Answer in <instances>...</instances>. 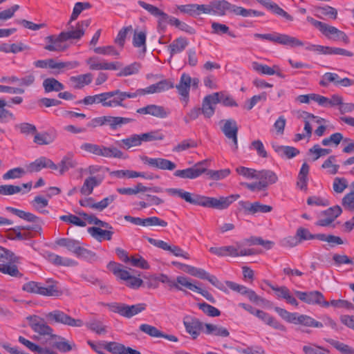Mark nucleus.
<instances>
[{"label": "nucleus", "instance_id": "nucleus-1", "mask_svg": "<svg viewBox=\"0 0 354 354\" xmlns=\"http://www.w3.org/2000/svg\"><path fill=\"white\" fill-rule=\"evenodd\" d=\"M166 191L169 194L172 196H178L190 204L216 209H224L227 208L234 201L240 197L239 194H232L226 197L220 196L217 198L202 196L197 194H192L184 191L182 189L176 188H169Z\"/></svg>", "mask_w": 354, "mask_h": 354}, {"label": "nucleus", "instance_id": "nucleus-2", "mask_svg": "<svg viewBox=\"0 0 354 354\" xmlns=\"http://www.w3.org/2000/svg\"><path fill=\"white\" fill-rule=\"evenodd\" d=\"M91 19L82 20L76 24L75 29H71L68 31H63L58 35H49L45 38L48 43L44 46V49L52 52H63L67 49L68 46L64 42L69 39H80L85 33V30L90 26Z\"/></svg>", "mask_w": 354, "mask_h": 354}, {"label": "nucleus", "instance_id": "nucleus-3", "mask_svg": "<svg viewBox=\"0 0 354 354\" xmlns=\"http://www.w3.org/2000/svg\"><path fill=\"white\" fill-rule=\"evenodd\" d=\"M274 311L285 321L294 324H300L306 327L322 328V323L316 321L306 315H299L297 313H290L280 307H274Z\"/></svg>", "mask_w": 354, "mask_h": 354}, {"label": "nucleus", "instance_id": "nucleus-4", "mask_svg": "<svg viewBox=\"0 0 354 354\" xmlns=\"http://www.w3.org/2000/svg\"><path fill=\"white\" fill-rule=\"evenodd\" d=\"M138 3L142 8L147 10L151 15L159 17L158 21V27L160 31L164 32L165 31L167 24L178 28L180 20L174 17L169 16L167 13L160 10L158 7L147 3L143 1H138Z\"/></svg>", "mask_w": 354, "mask_h": 354}, {"label": "nucleus", "instance_id": "nucleus-5", "mask_svg": "<svg viewBox=\"0 0 354 354\" xmlns=\"http://www.w3.org/2000/svg\"><path fill=\"white\" fill-rule=\"evenodd\" d=\"M171 263L172 265L176 266L179 269L189 274L190 275L201 279H206L219 290L225 291L223 284L217 279V277L214 275H211L205 270L202 268H198L192 266L184 264L178 261H172Z\"/></svg>", "mask_w": 354, "mask_h": 354}, {"label": "nucleus", "instance_id": "nucleus-6", "mask_svg": "<svg viewBox=\"0 0 354 354\" xmlns=\"http://www.w3.org/2000/svg\"><path fill=\"white\" fill-rule=\"evenodd\" d=\"M306 19L326 37L333 39L335 41L341 40L346 44H348L350 42V40L346 33L339 30L337 28L315 20L311 17H307Z\"/></svg>", "mask_w": 354, "mask_h": 354}, {"label": "nucleus", "instance_id": "nucleus-7", "mask_svg": "<svg viewBox=\"0 0 354 354\" xmlns=\"http://www.w3.org/2000/svg\"><path fill=\"white\" fill-rule=\"evenodd\" d=\"M109 309L115 313H118L120 315L126 317L131 318L146 309L147 304L145 303H140L134 305H127L123 303H110L106 305Z\"/></svg>", "mask_w": 354, "mask_h": 354}, {"label": "nucleus", "instance_id": "nucleus-8", "mask_svg": "<svg viewBox=\"0 0 354 354\" xmlns=\"http://www.w3.org/2000/svg\"><path fill=\"white\" fill-rule=\"evenodd\" d=\"M254 36L256 38L268 40L279 44L288 46L291 48L304 46L302 41L286 34H280L278 32H274L272 34L256 33Z\"/></svg>", "mask_w": 354, "mask_h": 354}, {"label": "nucleus", "instance_id": "nucleus-9", "mask_svg": "<svg viewBox=\"0 0 354 354\" xmlns=\"http://www.w3.org/2000/svg\"><path fill=\"white\" fill-rule=\"evenodd\" d=\"M50 324H61L72 327H82L84 322L82 319H74L60 310H55L46 315Z\"/></svg>", "mask_w": 354, "mask_h": 354}, {"label": "nucleus", "instance_id": "nucleus-10", "mask_svg": "<svg viewBox=\"0 0 354 354\" xmlns=\"http://www.w3.org/2000/svg\"><path fill=\"white\" fill-rule=\"evenodd\" d=\"M28 325L31 329L41 336L48 335L51 339L57 337V335L53 334V329L48 325L45 319L38 315H32L26 317Z\"/></svg>", "mask_w": 354, "mask_h": 354}, {"label": "nucleus", "instance_id": "nucleus-11", "mask_svg": "<svg viewBox=\"0 0 354 354\" xmlns=\"http://www.w3.org/2000/svg\"><path fill=\"white\" fill-rule=\"evenodd\" d=\"M208 165L209 160H204L196 163L191 167L175 171L174 176L184 179H194L205 174L206 167H208Z\"/></svg>", "mask_w": 354, "mask_h": 354}, {"label": "nucleus", "instance_id": "nucleus-12", "mask_svg": "<svg viewBox=\"0 0 354 354\" xmlns=\"http://www.w3.org/2000/svg\"><path fill=\"white\" fill-rule=\"evenodd\" d=\"M295 294L299 299L309 305H319L326 308L329 306V302L325 300L324 295L318 290L310 292L295 290Z\"/></svg>", "mask_w": 354, "mask_h": 354}, {"label": "nucleus", "instance_id": "nucleus-13", "mask_svg": "<svg viewBox=\"0 0 354 354\" xmlns=\"http://www.w3.org/2000/svg\"><path fill=\"white\" fill-rule=\"evenodd\" d=\"M223 125L221 127V131L225 137L232 141L234 151L238 149V131L239 127L234 119L223 120L221 121Z\"/></svg>", "mask_w": 354, "mask_h": 354}, {"label": "nucleus", "instance_id": "nucleus-14", "mask_svg": "<svg viewBox=\"0 0 354 354\" xmlns=\"http://www.w3.org/2000/svg\"><path fill=\"white\" fill-rule=\"evenodd\" d=\"M45 168L57 170L58 166L55 164L52 160L46 156H41L35 161L26 165V172L29 174L39 172L41 169Z\"/></svg>", "mask_w": 354, "mask_h": 354}, {"label": "nucleus", "instance_id": "nucleus-15", "mask_svg": "<svg viewBox=\"0 0 354 354\" xmlns=\"http://www.w3.org/2000/svg\"><path fill=\"white\" fill-rule=\"evenodd\" d=\"M205 324L198 318L191 316L185 317L183 319L186 332L192 336L193 339H196L199 336L201 331L203 332Z\"/></svg>", "mask_w": 354, "mask_h": 354}, {"label": "nucleus", "instance_id": "nucleus-16", "mask_svg": "<svg viewBox=\"0 0 354 354\" xmlns=\"http://www.w3.org/2000/svg\"><path fill=\"white\" fill-rule=\"evenodd\" d=\"M140 159L144 164L159 169L172 171L176 167V165L174 162L162 158H152L143 156L140 157Z\"/></svg>", "mask_w": 354, "mask_h": 354}, {"label": "nucleus", "instance_id": "nucleus-17", "mask_svg": "<svg viewBox=\"0 0 354 354\" xmlns=\"http://www.w3.org/2000/svg\"><path fill=\"white\" fill-rule=\"evenodd\" d=\"M63 292L58 286V282L53 279H48L45 284L41 283L39 295L45 297H59Z\"/></svg>", "mask_w": 354, "mask_h": 354}, {"label": "nucleus", "instance_id": "nucleus-18", "mask_svg": "<svg viewBox=\"0 0 354 354\" xmlns=\"http://www.w3.org/2000/svg\"><path fill=\"white\" fill-rule=\"evenodd\" d=\"M217 95L212 93L206 95L202 102V107L201 108V113L206 118H210L215 112L216 105L218 104V98H216Z\"/></svg>", "mask_w": 354, "mask_h": 354}, {"label": "nucleus", "instance_id": "nucleus-19", "mask_svg": "<svg viewBox=\"0 0 354 354\" xmlns=\"http://www.w3.org/2000/svg\"><path fill=\"white\" fill-rule=\"evenodd\" d=\"M239 204L247 213L252 214H254L258 212L268 213L272 210V206L263 205L259 202H254L252 203L249 201H241L239 202Z\"/></svg>", "mask_w": 354, "mask_h": 354}, {"label": "nucleus", "instance_id": "nucleus-20", "mask_svg": "<svg viewBox=\"0 0 354 354\" xmlns=\"http://www.w3.org/2000/svg\"><path fill=\"white\" fill-rule=\"evenodd\" d=\"M136 112L140 114H149L159 118H165L169 114L168 109H166L162 106L156 104H149L138 109Z\"/></svg>", "mask_w": 354, "mask_h": 354}, {"label": "nucleus", "instance_id": "nucleus-21", "mask_svg": "<svg viewBox=\"0 0 354 354\" xmlns=\"http://www.w3.org/2000/svg\"><path fill=\"white\" fill-rule=\"evenodd\" d=\"M139 329L140 331L147 334L148 335L152 337H163L165 339H168L169 341L174 342H176L178 341V339L176 336L174 335L165 334L159 330L156 327L147 324H141L139 326Z\"/></svg>", "mask_w": 354, "mask_h": 354}, {"label": "nucleus", "instance_id": "nucleus-22", "mask_svg": "<svg viewBox=\"0 0 354 354\" xmlns=\"http://www.w3.org/2000/svg\"><path fill=\"white\" fill-rule=\"evenodd\" d=\"M103 345L106 351L114 354H141L139 351L115 342H104Z\"/></svg>", "mask_w": 354, "mask_h": 354}, {"label": "nucleus", "instance_id": "nucleus-23", "mask_svg": "<svg viewBox=\"0 0 354 354\" xmlns=\"http://www.w3.org/2000/svg\"><path fill=\"white\" fill-rule=\"evenodd\" d=\"M192 83L191 77L186 73L182 74L178 84L176 86L178 93L182 96V100L187 104L189 101V94Z\"/></svg>", "mask_w": 354, "mask_h": 354}, {"label": "nucleus", "instance_id": "nucleus-24", "mask_svg": "<svg viewBox=\"0 0 354 354\" xmlns=\"http://www.w3.org/2000/svg\"><path fill=\"white\" fill-rule=\"evenodd\" d=\"M252 68L255 71H257L261 74L268 75H277L279 77H281V78H285V77H286L285 75H283L281 73V71L279 66L277 65H274L272 67H270L268 65L261 64L257 62H252Z\"/></svg>", "mask_w": 354, "mask_h": 354}, {"label": "nucleus", "instance_id": "nucleus-25", "mask_svg": "<svg viewBox=\"0 0 354 354\" xmlns=\"http://www.w3.org/2000/svg\"><path fill=\"white\" fill-rule=\"evenodd\" d=\"M174 87L173 82L170 80L165 79L149 86L142 88L144 95L161 93Z\"/></svg>", "mask_w": 354, "mask_h": 354}, {"label": "nucleus", "instance_id": "nucleus-26", "mask_svg": "<svg viewBox=\"0 0 354 354\" xmlns=\"http://www.w3.org/2000/svg\"><path fill=\"white\" fill-rule=\"evenodd\" d=\"M174 87L173 82L170 80L165 79L149 86L142 88L144 95L161 93Z\"/></svg>", "mask_w": 354, "mask_h": 354}, {"label": "nucleus", "instance_id": "nucleus-27", "mask_svg": "<svg viewBox=\"0 0 354 354\" xmlns=\"http://www.w3.org/2000/svg\"><path fill=\"white\" fill-rule=\"evenodd\" d=\"M257 317H258L259 319H261L262 322H263L265 324L272 326V328L281 330V331H286V327L282 324L281 322L277 321L274 317L270 315L268 313L258 310L256 312Z\"/></svg>", "mask_w": 354, "mask_h": 354}, {"label": "nucleus", "instance_id": "nucleus-28", "mask_svg": "<svg viewBox=\"0 0 354 354\" xmlns=\"http://www.w3.org/2000/svg\"><path fill=\"white\" fill-rule=\"evenodd\" d=\"M92 80L93 75L90 73L71 76L69 78V82L74 89H82L85 86L90 84Z\"/></svg>", "mask_w": 354, "mask_h": 354}, {"label": "nucleus", "instance_id": "nucleus-29", "mask_svg": "<svg viewBox=\"0 0 354 354\" xmlns=\"http://www.w3.org/2000/svg\"><path fill=\"white\" fill-rule=\"evenodd\" d=\"M57 138V133L54 130L37 133L34 136L33 142L39 145H48L54 142Z\"/></svg>", "mask_w": 354, "mask_h": 354}, {"label": "nucleus", "instance_id": "nucleus-30", "mask_svg": "<svg viewBox=\"0 0 354 354\" xmlns=\"http://www.w3.org/2000/svg\"><path fill=\"white\" fill-rule=\"evenodd\" d=\"M231 3L226 0H213L211 1L212 14L224 16L230 12Z\"/></svg>", "mask_w": 354, "mask_h": 354}, {"label": "nucleus", "instance_id": "nucleus-31", "mask_svg": "<svg viewBox=\"0 0 354 354\" xmlns=\"http://www.w3.org/2000/svg\"><path fill=\"white\" fill-rule=\"evenodd\" d=\"M203 333L207 335H213L219 337H227L230 336V332L226 328L213 324L206 323Z\"/></svg>", "mask_w": 354, "mask_h": 354}, {"label": "nucleus", "instance_id": "nucleus-32", "mask_svg": "<svg viewBox=\"0 0 354 354\" xmlns=\"http://www.w3.org/2000/svg\"><path fill=\"white\" fill-rule=\"evenodd\" d=\"M259 3L266 7L267 9L271 10L274 14L284 17L288 21H293V17L287 12L280 8L277 3L271 1L270 0H257Z\"/></svg>", "mask_w": 354, "mask_h": 354}, {"label": "nucleus", "instance_id": "nucleus-33", "mask_svg": "<svg viewBox=\"0 0 354 354\" xmlns=\"http://www.w3.org/2000/svg\"><path fill=\"white\" fill-rule=\"evenodd\" d=\"M108 92L96 94L94 95L86 96L83 100L77 102V104H84V105H91L93 104L101 103L103 106L106 107V104L108 100Z\"/></svg>", "mask_w": 354, "mask_h": 354}, {"label": "nucleus", "instance_id": "nucleus-34", "mask_svg": "<svg viewBox=\"0 0 354 354\" xmlns=\"http://www.w3.org/2000/svg\"><path fill=\"white\" fill-rule=\"evenodd\" d=\"M106 107L124 106L122 102L125 100L124 92L119 89L108 92Z\"/></svg>", "mask_w": 354, "mask_h": 354}, {"label": "nucleus", "instance_id": "nucleus-35", "mask_svg": "<svg viewBox=\"0 0 354 354\" xmlns=\"http://www.w3.org/2000/svg\"><path fill=\"white\" fill-rule=\"evenodd\" d=\"M87 230L93 238L100 242L103 240H111L113 234V232L112 230H102L99 227H88Z\"/></svg>", "mask_w": 354, "mask_h": 354}, {"label": "nucleus", "instance_id": "nucleus-36", "mask_svg": "<svg viewBox=\"0 0 354 354\" xmlns=\"http://www.w3.org/2000/svg\"><path fill=\"white\" fill-rule=\"evenodd\" d=\"M272 148L279 156L283 158L286 157L288 159L292 158L299 154V150L294 147L283 146L277 144H272Z\"/></svg>", "mask_w": 354, "mask_h": 354}, {"label": "nucleus", "instance_id": "nucleus-37", "mask_svg": "<svg viewBox=\"0 0 354 354\" xmlns=\"http://www.w3.org/2000/svg\"><path fill=\"white\" fill-rule=\"evenodd\" d=\"M133 121V119L129 118L105 115V125H109L112 130H116L123 124H126Z\"/></svg>", "mask_w": 354, "mask_h": 354}, {"label": "nucleus", "instance_id": "nucleus-38", "mask_svg": "<svg viewBox=\"0 0 354 354\" xmlns=\"http://www.w3.org/2000/svg\"><path fill=\"white\" fill-rule=\"evenodd\" d=\"M257 179L266 184L267 188L270 185L276 183L278 180V177L274 171L263 169L258 171Z\"/></svg>", "mask_w": 354, "mask_h": 354}, {"label": "nucleus", "instance_id": "nucleus-39", "mask_svg": "<svg viewBox=\"0 0 354 354\" xmlns=\"http://www.w3.org/2000/svg\"><path fill=\"white\" fill-rule=\"evenodd\" d=\"M188 40L185 37H178L173 41L168 46L171 57L174 55L183 52L188 46Z\"/></svg>", "mask_w": 354, "mask_h": 354}, {"label": "nucleus", "instance_id": "nucleus-40", "mask_svg": "<svg viewBox=\"0 0 354 354\" xmlns=\"http://www.w3.org/2000/svg\"><path fill=\"white\" fill-rule=\"evenodd\" d=\"M102 179L95 176H91L85 179L80 192L83 195L92 194L93 188L102 183Z\"/></svg>", "mask_w": 354, "mask_h": 354}, {"label": "nucleus", "instance_id": "nucleus-41", "mask_svg": "<svg viewBox=\"0 0 354 354\" xmlns=\"http://www.w3.org/2000/svg\"><path fill=\"white\" fill-rule=\"evenodd\" d=\"M42 85L46 93L53 91L58 92L64 88V84L54 77H48L45 79Z\"/></svg>", "mask_w": 354, "mask_h": 354}, {"label": "nucleus", "instance_id": "nucleus-42", "mask_svg": "<svg viewBox=\"0 0 354 354\" xmlns=\"http://www.w3.org/2000/svg\"><path fill=\"white\" fill-rule=\"evenodd\" d=\"M55 243L59 246L67 248L69 251L75 254V255L80 247V242L78 241L68 238L58 239L55 241Z\"/></svg>", "mask_w": 354, "mask_h": 354}, {"label": "nucleus", "instance_id": "nucleus-43", "mask_svg": "<svg viewBox=\"0 0 354 354\" xmlns=\"http://www.w3.org/2000/svg\"><path fill=\"white\" fill-rule=\"evenodd\" d=\"M174 285L176 286H174V288L178 290H183V288H186L194 292H196L198 287L192 283L187 277L184 276H178L176 281H174Z\"/></svg>", "mask_w": 354, "mask_h": 354}, {"label": "nucleus", "instance_id": "nucleus-44", "mask_svg": "<svg viewBox=\"0 0 354 354\" xmlns=\"http://www.w3.org/2000/svg\"><path fill=\"white\" fill-rule=\"evenodd\" d=\"M140 134H133L130 137L122 139L119 146L125 149H129L132 147L140 146L142 141Z\"/></svg>", "mask_w": 354, "mask_h": 354}, {"label": "nucleus", "instance_id": "nucleus-45", "mask_svg": "<svg viewBox=\"0 0 354 354\" xmlns=\"http://www.w3.org/2000/svg\"><path fill=\"white\" fill-rule=\"evenodd\" d=\"M59 168V172L60 175H63L66 171L71 168H74L77 165L76 161L73 158L72 154H68L64 156L59 165H57Z\"/></svg>", "mask_w": 354, "mask_h": 354}, {"label": "nucleus", "instance_id": "nucleus-46", "mask_svg": "<svg viewBox=\"0 0 354 354\" xmlns=\"http://www.w3.org/2000/svg\"><path fill=\"white\" fill-rule=\"evenodd\" d=\"M146 39L147 33L145 32H138L137 30H135L132 41L133 46L136 48H142L143 52H145L147 49Z\"/></svg>", "mask_w": 354, "mask_h": 354}, {"label": "nucleus", "instance_id": "nucleus-47", "mask_svg": "<svg viewBox=\"0 0 354 354\" xmlns=\"http://www.w3.org/2000/svg\"><path fill=\"white\" fill-rule=\"evenodd\" d=\"M214 94H216V98H218V103H221L225 106L230 107H236L238 106V104L235 101V100L229 94L223 91L216 92Z\"/></svg>", "mask_w": 354, "mask_h": 354}, {"label": "nucleus", "instance_id": "nucleus-48", "mask_svg": "<svg viewBox=\"0 0 354 354\" xmlns=\"http://www.w3.org/2000/svg\"><path fill=\"white\" fill-rule=\"evenodd\" d=\"M14 263L0 264V272L13 277H22L23 274L19 271L17 266Z\"/></svg>", "mask_w": 354, "mask_h": 354}, {"label": "nucleus", "instance_id": "nucleus-49", "mask_svg": "<svg viewBox=\"0 0 354 354\" xmlns=\"http://www.w3.org/2000/svg\"><path fill=\"white\" fill-rule=\"evenodd\" d=\"M53 339H58L59 340L54 343L53 347L56 348L60 352H69L76 347L74 343L70 344L65 338L61 336L57 335V337H54Z\"/></svg>", "mask_w": 354, "mask_h": 354}, {"label": "nucleus", "instance_id": "nucleus-50", "mask_svg": "<svg viewBox=\"0 0 354 354\" xmlns=\"http://www.w3.org/2000/svg\"><path fill=\"white\" fill-rule=\"evenodd\" d=\"M91 8V4L89 2H77L75 4L72 15L71 16L70 20L68 23V25H71L73 21H75L77 19L80 13L86 9H90Z\"/></svg>", "mask_w": 354, "mask_h": 354}, {"label": "nucleus", "instance_id": "nucleus-51", "mask_svg": "<svg viewBox=\"0 0 354 354\" xmlns=\"http://www.w3.org/2000/svg\"><path fill=\"white\" fill-rule=\"evenodd\" d=\"M230 169H224L221 170H212L207 169L206 168V171L205 174L208 176V178L214 180H218L225 178L230 174Z\"/></svg>", "mask_w": 354, "mask_h": 354}, {"label": "nucleus", "instance_id": "nucleus-52", "mask_svg": "<svg viewBox=\"0 0 354 354\" xmlns=\"http://www.w3.org/2000/svg\"><path fill=\"white\" fill-rule=\"evenodd\" d=\"M212 33L215 35H224L227 34L229 36L234 38L236 35L231 31H230V28L225 24H220L218 22H212Z\"/></svg>", "mask_w": 354, "mask_h": 354}, {"label": "nucleus", "instance_id": "nucleus-53", "mask_svg": "<svg viewBox=\"0 0 354 354\" xmlns=\"http://www.w3.org/2000/svg\"><path fill=\"white\" fill-rule=\"evenodd\" d=\"M7 103L5 100L0 99V122H7L9 120H15V115L10 111L5 109Z\"/></svg>", "mask_w": 354, "mask_h": 354}, {"label": "nucleus", "instance_id": "nucleus-54", "mask_svg": "<svg viewBox=\"0 0 354 354\" xmlns=\"http://www.w3.org/2000/svg\"><path fill=\"white\" fill-rule=\"evenodd\" d=\"M20 258L12 251L0 246V261H8L10 263H19Z\"/></svg>", "mask_w": 354, "mask_h": 354}, {"label": "nucleus", "instance_id": "nucleus-55", "mask_svg": "<svg viewBox=\"0 0 354 354\" xmlns=\"http://www.w3.org/2000/svg\"><path fill=\"white\" fill-rule=\"evenodd\" d=\"M85 325L89 330L95 332L97 334L100 335L106 333V326L100 320L93 319L86 322Z\"/></svg>", "mask_w": 354, "mask_h": 354}, {"label": "nucleus", "instance_id": "nucleus-56", "mask_svg": "<svg viewBox=\"0 0 354 354\" xmlns=\"http://www.w3.org/2000/svg\"><path fill=\"white\" fill-rule=\"evenodd\" d=\"M141 65L138 62H133L123 68L118 74V77L129 76L137 74L139 72Z\"/></svg>", "mask_w": 354, "mask_h": 354}, {"label": "nucleus", "instance_id": "nucleus-57", "mask_svg": "<svg viewBox=\"0 0 354 354\" xmlns=\"http://www.w3.org/2000/svg\"><path fill=\"white\" fill-rule=\"evenodd\" d=\"M198 306L199 309L209 317H215L221 315V311L218 308L205 302L200 303Z\"/></svg>", "mask_w": 354, "mask_h": 354}, {"label": "nucleus", "instance_id": "nucleus-58", "mask_svg": "<svg viewBox=\"0 0 354 354\" xmlns=\"http://www.w3.org/2000/svg\"><path fill=\"white\" fill-rule=\"evenodd\" d=\"M140 135L142 142L162 140L165 138V136L160 132V130L151 131L147 133H142Z\"/></svg>", "mask_w": 354, "mask_h": 354}, {"label": "nucleus", "instance_id": "nucleus-59", "mask_svg": "<svg viewBox=\"0 0 354 354\" xmlns=\"http://www.w3.org/2000/svg\"><path fill=\"white\" fill-rule=\"evenodd\" d=\"M296 234L300 243L306 240L317 239V236H319V234H311L308 229L304 227H299L297 230Z\"/></svg>", "mask_w": 354, "mask_h": 354}, {"label": "nucleus", "instance_id": "nucleus-60", "mask_svg": "<svg viewBox=\"0 0 354 354\" xmlns=\"http://www.w3.org/2000/svg\"><path fill=\"white\" fill-rule=\"evenodd\" d=\"M197 143L192 139L184 140L173 148V151L180 152L191 148H196Z\"/></svg>", "mask_w": 354, "mask_h": 354}, {"label": "nucleus", "instance_id": "nucleus-61", "mask_svg": "<svg viewBox=\"0 0 354 354\" xmlns=\"http://www.w3.org/2000/svg\"><path fill=\"white\" fill-rule=\"evenodd\" d=\"M317 239L322 241H326L331 247H333L335 245H342L344 243V241L339 236L332 234L326 235L324 234H319V236H317Z\"/></svg>", "mask_w": 354, "mask_h": 354}, {"label": "nucleus", "instance_id": "nucleus-62", "mask_svg": "<svg viewBox=\"0 0 354 354\" xmlns=\"http://www.w3.org/2000/svg\"><path fill=\"white\" fill-rule=\"evenodd\" d=\"M26 169L21 167H15L8 170L6 174L3 175L4 180L19 178L26 174Z\"/></svg>", "mask_w": 354, "mask_h": 354}, {"label": "nucleus", "instance_id": "nucleus-63", "mask_svg": "<svg viewBox=\"0 0 354 354\" xmlns=\"http://www.w3.org/2000/svg\"><path fill=\"white\" fill-rule=\"evenodd\" d=\"M76 256L77 257L85 259L91 262L95 261L97 259V257L95 252L81 246L80 247Z\"/></svg>", "mask_w": 354, "mask_h": 354}, {"label": "nucleus", "instance_id": "nucleus-64", "mask_svg": "<svg viewBox=\"0 0 354 354\" xmlns=\"http://www.w3.org/2000/svg\"><path fill=\"white\" fill-rule=\"evenodd\" d=\"M342 204L345 209L354 211V190L344 196Z\"/></svg>", "mask_w": 354, "mask_h": 354}]
</instances>
